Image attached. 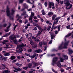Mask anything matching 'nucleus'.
<instances>
[{"label": "nucleus", "mask_w": 73, "mask_h": 73, "mask_svg": "<svg viewBox=\"0 0 73 73\" xmlns=\"http://www.w3.org/2000/svg\"><path fill=\"white\" fill-rule=\"evenodd\" d=\"M32 38L34 40V41H40V40L38 39L35 36H33Z\"/></svg>", "instance_id": "f8f14e48"}, {"label": "nucleus", "mask_w": 73, "mask_h": 73, "mask_svg": "<svg viewBox=\"0 0 73 73\" xmlns=\"http://www.w3.org/2000/svg\"><path fill=\"white\" fill-rule=\"evenodd\" d=\"M28 51L29 52H32V49H30L28 50Z\"/></svg>", "instance_id": "0e129e2a"}, {"label": "nucleus", "mask_w": 73, "mask_h": 73, "mask_svg": "<svg viewBox=\"0 0 73 73\" xmlns=\"http://www.w3.org/2000/svg\"><path fill=\"white\" fill-rule=\"evenodd\" d=\"M3 54L4 56H10L11 55V54L7 52H5Z\"/></svg>", "instance_id": "aec40b11"}, {"label": "nucleus", "mask_w": 73, "mask_h": 73, "mask_svg": "<svg viewBox=\"0 0 73 73\" xmlns=\"http://www.w3.org/2000/svg\"><path fill=\"white\" fill-rule=\"evenodd\" d=\"M13 36V35H12L10 36L9 37V38H10V39H11V40H13V41L14 40V38H16V36L15 35L14 36Z\"/></svg>", "instance_id": "1a4fd4ad"}, {"label": "nucleus", "mask_w": 73, "mask_h": 73, "mask_svg": "<svg viewBox=\"0 0 73 73\" xmlns=\"http://www.w3.org/2000/svg\"><path fill=\"white\" fill-rule=\"evenodd\" d=\"M42 31L40 30V31H38V34L39 35H40V34H41V33H42Z\"/></svg>", "instance_id": "c03bdc74"}, {"label": "nucleus", "mask_w": 73, "mask_h": 73, "mask_svg": "<svg viewBox=\"0 0 73 73\" xmlns=\"http://www.w3.org/2000/svg\"><path fill=\"white\" fill-rule=\"evenodd\" d=\"M14 69L15 70H17V71H19L20 72H21V71L22 70L19 67L18 68H15Z\"/></svg>", "instance_id": "f3484780"}, {"label": "nucleus", "mask_w": 73, "mask_h": 73, "mask_svg": "<svg viewBox=\"0 0 73 73\" xmlns=\"http://www.w3.org/2000/svg\"><path fill=\"white\" fill-rule=\"evenodd\" d=\"M39 46L40 47H42V42H39Z\"/></svg>", "instance_id": "72a5a7b5"}, {"label": "nucleus", "mask_w": 73, "mask_h": 73, "mask_svg": "<svg viewBox=\"0 0 73 73\" xmlns=\"http://www.w3.org/2000/svg\"><path fill=\"white\" fill-rule=\"evenodd\" d=\"M17 52L18 53H22L23 51V48H20L19 50H16Z\"/></svg>", "instance_id": "ddd939ff"}, {"label": "nucleus", "mask_w": 73, "mask_h": 73, "mask_svg": "<svg viewBox=\"0 0 73 73\" xmlns=\"http://www.w3.org/2000/svg\"><path fill=\"white\" fill-rule=\"evenodd\" d=\"M64 57L65 58H60V60L61 61V62H63L65 60H66V59H68V56L66 55H64Z\"/></svg>", "instance_id": "39448f33"}, {"label": "nucleus", "mask_w": 73, "mask_h": 73, "mask_svg": "<svg viewBox=\"0 0 73 73\" xmlns=\"http://www.w3.org/2000/svg\"><path fill=\"white\" fill-rule=\"evenodd\" d=\"M34 13H31V16H32V17H33L34 16Z\"/></svg>", "instance_id": "6e6d98bb"}, {"label": "nucleus", "mask_w": 73, "mask_h": 73, "mask_svg": "<svg viewBox=\"0 0 73 73\" xmlns=\"http://www.w3.org/2000/svg\"><path fill=\"white\" fill-rule=\"evenodd\" d=\"M52 72H54V73H58V72H57V71H55V70H54V69L53 68L52 69Z\"/></svg>", "instance_id": "ea45409f"}, {"label": "nucleus", "mask_w": 73, "mask_h": 73, "mask_svg": "<svg viewBox=\"0 0 73 73\" xmlns=\"http://www.w3.org/2000/svg\"><path fill=\"white\" fill-rule=\"evenodd\" d=\"M40 19L41 21H42V22H43V21H44V19L40 17Z\"/></svg>", "instance_id": "864d4df0"}, {"label": "nucleus", "mask_w": 73, "mask_h": 73, "mask_svg": "<svg viewBox=\"0 0 73 73\" xmlns=\"http://www.w3.org/2000/svg\"><path fill=\"white\" fill-rule=\"evenodd\" d=\"M39 72H40V73H41V72H43V70L40 69L39 70Z\"/></svg>", "instance_id": "5fc2aeb1"}, {"label": "nucleus", "mask_w": 73, "mask_h": 73, "mask_svg": "<svg viewBox=\"0 0 73 73\" xmlns=\"http://www.w3.org/2000/svg\"><path fill=\"white\" fill-rule=\"evenodd\" d=\"M58 60V57H54L52 59V63L53 64H56L57 65V66L58 67H59L61 68V64L60 63V61H58L56 63V62Z\"/></svg>", "instance_id": "f257e3e1"}, {"label": "nucleus", "mask_w": 73, "mask_h": 73, "mask_svg": "<svg viewBox=\"0 0 73 73\" xmlns=\"http://www.w3.org/2000/svg\"><path fill=\"white\" fill-rule=\"evenodd\" d=\"M15 58H16V57L14 56H11L10 57V59L12 60H14L15 59Z\"/></svg>", "instance_id": "393cba45"}, {"label": "nucleus", "mask_w": 73, "mask_h": 73, "mask_svg": "<svg viewBox=\"0 0 73 73\" xmlns=\"http://www.w3.org/2000/svg\"><path fill=\"white\" fill-rule=\"evenodd\" d=\"M7 57H3V58L4 60H7Z\"/></svg>", "instance_id": "e2e57ef3"}, {"label": "nucleus", "mask_w": 73, "mask_h": 73, "mask_svg": "<svg viewBox=\"0 0 73 73\" xmlns=\"http://www.w3.org/2000/svg\"><path fill=\"white\" fill-rule=\"evenodd\" d=\"M11 11L12 12L11 15H13L14 14V13H15V11L13 10V9H12L11 10Z\"/></svg>", "instance_id": "4c0bfd02"}, {"label": "nucleus", "mask_w": 73, "mask_h": 73, "mask_svg": "<svg viewBox=\"0 0 73 73\" xmlns=\"http://www.w3.org/2000/svg\"><path fill=\"white\" fill-rule=\"evenodd\" d=\"M17 58L18 59H20V58H21V57L19 56H17Z\"/></svg>", "instance_id": "4d7b16f0"}, {"label": "nucleus", "mask_w": 73, "mask_h": 73, "mask_svg": "<svg viewBox=\"0 0 73 73\" xmlns=\"http://www.w3.org/2000/svg\"><path fill=\"white\" fill-rule=\"evenodd\" d=\"M19 3H23V1L24 0H19Z\"/></svg>", "instance_id": "37998d69"}, {"label": "nucleus", "mask_w": 73, "mask_h": 73, "mask_svg": "<svg viewBox=\"0 0 73 73\" xmlns=\"http://www.w3.org/2000/svg\"><path fill=\"white\" fill-rule=\"evenodd\" d=\"M32 36V33H29L26 35L27 37H28V36L29 37L30 36Z\"/></svg>", "instance_id": "2f4dec72"}, {"label": "nucleus", "mask_w": 73, "mask_h": 73, "mask_svg": "<svg viewBox=\"0 0 73 73\" xmlns=\"http://www.w3.org/2000/svg\"><path fill=\"white\" fill-rule=\"evenodd\" d=\"M33 64L35 66H38V64L37 63H34Z\"/></svg>", "instance_id": "c9c22d12"}, {"label": "nucleus", "mask_w": 73, "mask_h": 73, "mask_svg": "<svg viewBox=\"0 0 73 73\" xmlns=\"http://www.w3.org/2000/svg\"><path fill=\"white\" fill-rule=\"evenodd\" d=\"M69 2H70L72 3H73V0H66L64 1V3L67 6H69L70 5V3Z\"/></svg>", "instance_id": "7ed1b4c3"}, {"label": "nucleus", "mask_w": 73, "mask_h": 73, "mask_svg": "<svg viewBox=\"0 0 73 73\" xmlns=\"http://www.w3.org/2000/svg\"><path fill=\"white\" fill-rule=\"evenodd\" d=\"M28 40L29 41H30V44H31V45H32L33 42H32V39H31V38H29Z\"/></svg>", "instance_id": "473e14b6"}, {"label": "nucleus", "mask_w": 73, "mask_h": 73, "mask_svg": "<svg viewBox=\"0 0 73 73\" xmlns=\"http://www.w3.org/2000/svg\"><path fill=\"white\" fill-rule=\"evenodd\" d=\"M17 26V25H16L15 26V27H14V31H15V29L16 28V27Z\"/></svg>", "instance_id": "052dcab7"}, {"label": "nucleus", "mask_w": 73, "mask_h": 73, "mask_svg": "<svg viewBox=\"0 0 73 73\" xmlns=\"http://www.w3.org/2000/svg\"><path fill=\"white\" fill-rule=\"evenodd\" d=\"M66 28H67V29H70V25H68V26H66Z\"/></svg>", "instance_id": "09e8293b"}, {"label": "nucleus", "mask_w": 73, "mask_h": 73, "mask_svg": "<svg viewBox=\"0 0 73 73\" xmlns=\"http://www.w3.org/2000/svg\"><path fill=\"white\" fill-rule=\"evenodd\" d=\"M53 15V13L52 12H50L48 13L47 15L48 16H52V15Z\"/></svg>", "instance_id": "5701e85b"}, {"label": "nucleus", "mask_w": 73, "mask_h": 73, "mask_svg": "<svg viewBox=\"0 0 73 73\" xmlns=\"http://www.w3.org/2000/svg\"><path fill=\"white\" fill-rule=\"evenodd\" d=\"M61 17H57L56 18L54 19V23L53 24V25H54L55 24H57V23H58V20H59V19H61Z\"/></svg>", "instance_id": "20e7f679"}, {"label": "nucleus", "mask_w": 73, "mask_h": 73, "mask_svg": "<svg viewBox=\"0 0 73 73\" xmlns=\"http://www.w3.org/2000/svg\"><path fill=\"white\" fill-rule=\"evenodd\" d=\"M23 40V37H21L20 39L19 40V41L18 42H21V41H22V40Z\"/></svg>", "instance_id": "7c9ffc66"}, {"label": "nucleus", "mask_w": 73, "mask_h": 73, "mask_svg": "<svg viewBox=\"0 0 73 73\" xmlns=\"http://www.w3.org/2000/svg\"><path fill=\"white\" fill-rule=\"evenodd\" d=\"M33 17H32L31 16H30L29 17V21H31V20H32L33 19Z\"/></svg>", "instance_id": "58836bf2"}, {"label": "nucleus", "mask_w": 73, "mask_h": 73, "mask_svg": "<svg viewBox=\"0 0 73 73\" xmlns=\"http://www.w3.org/2000/svg\"><path fill=\"white\" fill-rule=\"evenodd\" d=\"M33 29L34 30V31H37V28L36 27H34L33 28Z\"/></svg>", "instance_id": "a19ab883"}, {"label": "nucleus", "mask_w": 73, "mask_h": 73, "mask_svg": "<svg viewBox=\"0 0 73 73\" xmlns=\"http://www.w3.org/2000/svg\"><path fill=\"white\" fill-rule=\"evenodd\" d=\"M25 55L26 56H29V57H30L31 54H29L27 53H25Z\"/></svg>", "instance_id": "603ef678"}, {"label": "nucleus", "mask_w": 73, "mask_h": 73, "mask_svg": "<svg viewBox=\"0 0 73 73\" xmlns=\"http://www.w3.org/2000/svg\"><path fill=\"white\" fill-rule=\"evenodd\" d=\"M28 17V15H25L24 17L25 18H26V17Z\"/></svg>", "instance_id": "774afa93"}, {"label": "nucleus", "mask_w": 73, "mask_h": 73, "mask_svg": "<svg viewBox=\"0 0 73 73\" xmlns=\"http://www.w3.org/2000/svg\"><path fill=\"white\" fill-rule=\"evenodd\" d=\"M57 17V15H54L52 17V21H53L54 19Z\"/></svg>", "instance_id": "a211bd4d"}, {"label": "nucleus", "mask_w": 73, "mask_h": 73, "mask_svg": "<svg viewBox=\"0 0 73 73\" xmlns=\"http://www.w3.org/2000/svg\"><path fill=\"white\" fill-rule=\"evenodd\" d=\"M17 66H22V64H19V63H17L16 64Z\"/></svg>", "instance_id": "f704fd0d"}, {"label": "nucleus", "mask_w": 73, "mask_h": 73, "mask_svg": "<svg viewBox=\"0 0 73 73\" xmlns=\"http://www.w3.org/2000/svg\"><path fill=\"white\" fill-rule=\"evenodd\" d=\"M69 43L68 41H67L65 43H64V42H62V44L59 47V49H65L67 48L66 46H68V43Z\"/></svg>", "instance_id": "f03ea898"}, {"label": "nucleus", "mask_w": 73, "mask_h": 73, "mask_svg": "<svg viewBox=\"0 0 73 73\" xmlns=\"http://www.w3.org/2000/svg\"><path fill=\"white\" fill-rule=\"evenodd\" d=\"M36 56V53H35L34 54L33 56L31 55H30V57L31 58H33L35 57V56Z\"/></svg>", "instance_id": "6ab92c4d"}, {"label": "nucleus", "mask_w": 73, "mask_h": 73, "mask_svg": "<svg viewBox=\"0 0 73 73\" xmlns=\"http://www.w3.org/2000/svg\"><path fill=\"white\" fill-rule=\"evenodd\" d=\"M8 40H3V42H2V44H5V45H6V43H5L7 42H8Z\"/></svg>", "instance_id": "4be33fe9"}, {"label": "nucleus", "mask_w": 73, "mask_h": 73, "mask_svg": "<svg viewBox=\"0 0 73 73\" xmlns=\"http://www.w3.org/2000/svg\"><path fill=\"white\" fill-rule=\"evenodd\" d=\"M60 71H61V72L62 73L63 72H64V69H63L62 68H61L60 69Z\"/></svg>", "instance_id": "3c124183"}, {"label": "nucleus", "mask_w": 73, "mask_h": 73, "mask_svg": "<svg viewBox=\"0 0 73 73\" xmlns=\"http://www.w3.org/2000/svg\"><path fill=\"white\" fill-rule=\"evenodd\" d=\"M70 36H71V37L72 38H73V32H72V33H69L67 35H66L65 36V38H67V37H68Z\"/></svg>", "instance_id": "0eeeda50"}, {"label": "nucleus", "mask_w": 73, "mask_h": 73, "mask_svg": "<svg viewBox=\"0 0 73 73\" xmlns=\"http://www.w3.org/2000/svg\"><path fill=\"white\" fill-rule=\"evenodd\" d=\"M26 11H24V12H23V13H22L21 15V16H24V15H25V14H26Z\"/></svg>", "instance_id": "e433bc0d"}, {"label": "nucleus", "mask_w": 73, "mask_h": 73, "mask_svg": "<svg viewBox=\"0 0 73 73\" xmlns=\"http://www.w3.org/2000/svg\"><path fill=\"white\" fill-rule=\"evenodd\" d=\"M6 12L7 16H10L11 14H10V11H9V10L8 6L7 7Z\"/></svg>", "instance_id": "423d86ee"}, {"label": "nucleus", "mask_w": 73, "mask_h": 73, "mask_svg": "<svg viewBox=\"0 0 73 73\" xmlns=\"http://www.w3.org/2000/svg\"><path fill=\"white\" fill-rule=\"evenodd\" d=\"M47 5H48V3H47L46 2H45L44 3V5L46 7H47Z\"/></svg>", "instance_id": "49530a36"}, {"label": "nucleus", "mask_w": 73, "mask_h": 73, "mask_svg": "<svg viewBox=\"0 0 73 73\" xmlns=\"http://www.w3.org/2000/svg\"><path fill=\"white\" fill-rule=\"evenodd\" d=\"M43 43L44 44V45H46V42H45L44 41H43Z\"/></svg>", "instance_id": "338daca9"}, {"label": "nucleus", "mask_w": 73, "mask_h": 73, "mask_svg": "<svg viewBox=\"0 0 73 73\" xmlns=\"http://www.w3.org/2000/svg\"><path fill=\"white\" fill-rule=\"evenodd\" d=\"M70 6L69 7H68V6H66V9H69L72 7V4H70L69 5Z\"/></svg>", "instance_id": "2eb2a0df"}, {"label": "nucleus", "mask_w": 73, "mask_h": 73, "mask_svg": "<svg viewBox=\"0 0 73 73\" xmlns=\"http://www.w3.org/2000/svg\"><path fill=\"white\" fill-rule=\"evenodd\" d=\"M35 52L37 53H40L42 52V50L40 49H39L38 50H35Z\"/></svg>", "instance_id": "9b49d317"}, {"label": "nucleus", "mask_w": 73, "mask_h": 73, "mask_svg": "<svg viewBox=\"0 0 73 73\" xmlns=\"http://www.w3.org/2000/svg\"><path fill=\"white\" fill-rule=\"evenodd\" d=\"M33 71H35V70H33V69H31L30 71H29V73H33Z\"/></svg>", "instance_id": "c756f323"}, {"label": "nucleus", "mask_w": 73, "mask_h": 73, "mask_svg": "<svg viewBox=\"0 0 73 73\" xmlns=\"http://www.w3.org/2000/svg\"><path fill=\"white\" fill-rule=\"evenodd\" d=\"M60 28H61V27H60V26L59 25L58 26V31H60Z\"/></svg>", "instance_id": "8fccbe9b"}, {"label": "nucleus", "mask_w": 73, "mask_h": 73, "mask_svg": "<svg viewBox=\"0 0 73 73\" xmlns=\"http://www.w3.org/2000/svg\"><path fill=\"white\" fill-rule=\"evenodd\" d=\"M13 42L14 43H15V44H17V40H13Z\"/></svg>", "instance_id": "680f3d73"}, {"label": "nucleus", "mask_w": 73, "mask_h": 73, "mask_svg": "<svg viewBox=\"0 0 73 73\" xmlns=\"http://www.w3.org/2000/svg\"><path fill=\"white\" fill-rule=\"evenodd\" d=\"M27 46V44L24 43H22L21 45L20 46L21 48H24V47H25Z\"/></svg>", "instance_id": "dca6fc26"}, {"label": "nucleus", "mask_w": 73, "mask_h": 73, "mask_svg": "<svg viewBox=\"0 0 73 73\" xmlns=\"http://www.w3.org/2000/svg\"><path fill=\"white\" fill-rule=\"evenodd\" d=\"M50 28H51V27L49 26L47 28V31H50Z\"/></svg>", "instance_id": "a18cd8bd"}, {"label": "nucleus", "mask_w": 73, "mask_h": 73, "mask_svg": "<svg viewBox=\"0 0 73 73\" xmlns=\"http://www.w3.org/2000/svg\"><path fill=\"white\" fill-rule=\"evenodd\" d=\"M32 66V64L30 63L28 65V66L29 67V68H31Z\"/></svg>", "instance_id": "cd10ccee"}, {"label": "nucleus", "mask_w": 73, "mask_h": 73, "mask_svg": "<svg viewBox=\"0 0 73 73\" xmlns=\"http://www.w3.org/2000/svg\"><path fill=\"white\" fill-rule=\"evenodd\" d=\"M27 2L29 4H33L34 3V1H36L37 0H31L32 1H30V0H27Z\"/></svg>", "instance_id": "9d476101"}, {"label": "nucleus", "mask_w": 73, "mask_h": 73, "mask_svg": "<svg viewBox=\"0 0 73 73\" xmlns=\"http://www.w3.org/2000/svg\"><path fill=\"white\" fill-rule=\"evenodd\" d=\"M41 12L43 15H46L45 11H44V10L43 9L41 11Z\"/></svg>", "instance_id": "412c9836"}, {"label": "nucleus", "mask_w": 73, "mask_h": 73, "mask_svg": "<svg viewBox=\"0 0 73 73\" xmlns=\"http://www.w3.org/2000/svg\"><path fill=\"white\" fill-rule=\"evenodd\" d=\"M2 66L3 67H4V68H5L6 69H7V70L8 69V68L6 66V65H5V64H1Z\"/></svg>", "instance_id": "b1692460"}, {"label": "nucleus", "mask_w": 73, "mask_h": 73, "mask_svg": "<svg viewBox=\"0 0 73 73\" xmlns=\"http://www.w3.org/2000/svg\"><path fill=\"white\" fill-rule=\"evenodd\" d=\"M34 23H38V21H37V20H34Z\"/></svg>", "instance_id": "69168bd1"}, {"label": "nucleus", "mask_w": 73, "mask_h": 73, "mask_svg": "<svg viewBox=\"0 0 73 73\" xmlns=\"http://www.w3.org/2000/svg\"><path fill=\"white\" fill-rule=\"evenodd\" d=\"M23 69H25V70H27V69H28V67H25L23 68Z\"/></svg>", "instance_id": "79ce46f5"}, {"label": "nucleus", "mask_w": 73, "mask_h": 73, "mask_svg": "<svg viewBox=\"0 0 73 73\" xmlns=\"http://www.w3.org/2000/svg\"><path fill=\"white\" fill-rule=\"evenodd\" d=\"M54 25H52L51 29H50V31H53V27H54Z\"/></svg>", "instance_id": "de8ad7c7"}, {"label": "nucleus", "mask_w": 73, "mask_h": 73, "mask_svg": "<svg viewBox=\"0 0 73 73\" xmlns=\"http://www.w3.org/2000/svg\"><path fill=\"white\" fill-rule=\"evenodd\" d=\"M50 36L51 39H52L54 38V34L53 33H50Z\"/></svg>", "instance_id": "4468645a"}, {"label": "nucleus", "mask_w": 73, "mask_h": 73, "mask_svg": "<svg viewBox=\"0 0 73 73\" xmlns=\"http://www.w3.org/2000/svg\"><path fill=\"white\" fill-rule=\"evenodd\" d=\"M54 4L53 2H49L48 3V5L50 8H52V7L54 6Z\"/></svg>", "instance_id": "6e6552de"}, {"label": "nucleus", "mask_w": 73, "mask_h": 73, "mask_svg": "<svg viewBox=\"0 0 73 73\" xmlns=\"http://www.w3.org/2000/svg\"><path fill=\"white\" fill-rule=\"evenodd\" d=\"M37 28H38V29L40 30V31H43V29H42L41 27H40L39 25H38V27H37Z\"/></svg>", "instance_id": "a878e982"}, {"label": "nucleus", "mask_w": 73, "mask_h": 73, "mask_svg": "<svg viewBox=\"0 0 73 73\" xmlns=\"http://www.w3.org/2000/svg\"><path fill=\"white\" fill-rule=\"evenodd\" d=\"M68 51L69 52L70 54H72L73 51L72 50V49H71V48H69L68 49Z\"/></svg>", "instance_id": "c85d7f7f"}, {"label": "nucleus", "mask_w": 73, "mask_h": 73, "mask_svg": "<svg viewBox=\"0 0 73 73\" xmlns=\"http://www.w3.org/2000/svg\"><path fill=\"white\" fill-rule=\"evenodd\" d=\"M71 69V67H67V68H66V70H69V69Z\"/></svg>", "instance_id": "bf43d9fd"}, {"label": "nucleus", "mask_w": 73, "mask_h": 73, "mask_svg": "<svg viewBox=\"0 0 73 73\" xmlns=\"http://www.w3.org/2000/svg\"><path fill=\"white\" fill-rule=\"evenodd\" d=\"M3 73H9L10 72L8 70H5L3 71Z\"/></svg>", "instance_id": "bb28decb"}, {"label": "nucleus", "mask_w": 73, "mask_h": 73, "mask_svg": "<svg viewBox=\"0 0 73 73\" xmlns=\"http://www.w3.org/2000/svg\"><path fill=\"white\" fill-rule=\"evenodd\" d=\"M34 26H35V27H37L38 25V24L35 23L34 24Z\"/></svg>", "instance_id": "13d9d810"}]
</instances>
